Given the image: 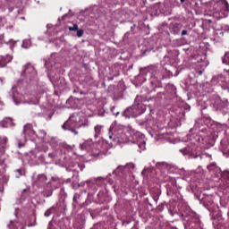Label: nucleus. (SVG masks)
Listing matches in <instances>:
<instances>
[{
    "instance_id": "nucleus-4",
    "label": "nucleus",
    "mask_w": 229,
    "mask_h": 229,
    "mask_svg": "<svg viewBox=\"0 0 229 229\" xmlns=\"http://www.w3.org/2000/svg\"><path fill=\"white\" fill-rule=\"evenodd\" d=\"M12 98L14 105H38V97H31L30 95H22L17 90V87L12 89Z\"/></svg>"
},
{
    "instance_id": "nucleus-14",
    "label": "nucleus",
    "mask_w": 229,
    "mask_h": 229,
    "mask_svg": "<svg viewBox=\"0 0 229 229\" xmlns=\"http://www.w3.org/2000/svg\"><path fill=\"white\" fill-rule=\"evenodd\" d=\"M105 131V126L101 124H97L94 126V138L98 139V137H101L103 132Z\"/></svg>"
},
{
    "instance_id": "nucleus-34",
    "label": "nucleus",
    "mask_w": 229,
    "mask_h": 229,
    "mask_svg": "<svg viewBox=\"0 0 229 229\" xmlns=\"http://www.w3.org/2000/svg\"><path fill=\"white\" fill-rule=\"evenodd\" d=\"M207 199H204L203 203H204V207H207L208 208V203H207Z\"/></svg>"
},
{
    "instance_id": "nucleus-27",
    "label": "nucleus",
    "mask_w": 229,
    "mask_h": 229,
    "mask_svg": "<svg viewBox=\"0 0 229 229\" xmlns=\"http://www.w3.org/2000/svg\"><path fill=\"white\" fill-rule=\"evenodd\" d=\"M38 137L39 139H44V137H46V132L44 131H39Z\"/></svg>"
},
{
    "instance_id": "nucleus-37",
    "label": "nucleus",
    "mask_w": 229,
    "mask_h": 229,
    "mask_svg": "<svg viewBox=\"0 0 229 229\" xmlns=\"http://www.w3.org/2000/svg\"><path fill=\"white\" fill-rule=\"evenodd\" d=\"M184 35H187V30H185L182 31V36L183 37Z\"/></svg>"
},
{
    "instance_id": "nucleus-40",
    "label": "nucleus",
    "mask_w": 229,
    "mask_h": 229,
    "mask_svg": "<svg viewBox=\"0 0 229 229\" xmlns=\"http://www.w3.org/2000/svg\"><path fill=\"white\" fill-rule=\"evenodd\" d=\"M28 226H29V227H30V226H35V223H33V224H29Z\"/></svg>"
},
{
    "instance_id": "nucleus-47",
    "label": "nucleus",
    "mask_w": 229,
    "mask_h": 229,
    "mask_svg": "<svg viewBox=\"0 0 229 229\" xmlns=\"http://www.w3.org/2000/svg\"><path fill=\"white\" fill-rule=\"evenodd\" d=\"M0 105H3V101L0 100Z\"/></svg>"
},
{
    "instance_id": "nucleus-46",
    "label": "nucleus",
    "mask_w": 229,
    "mask_h": 229,
    "mask_svg": "<svg viewBox=\"0 0 229 229\" xmlns=\"http://www.w3.org/2000/svg\"><path fill=\"white\" fill-rule=\"evenodd\" d=\"M220 35H223V31L220 30Z\"/></svg>"
},
{
    "instance_id": "nucleus-18",
    "label": "nucleus",
    "mask_w": 229,
    "mask_h": 229,
    "mask_svg": "<svg viewBox=\"0 0 229 229\" xmlns=\"http://www.w3.org/2000/svg\"><path fill=\"white\" fill-rule=\"evenodd\" d=\"M13 60L12 55H6L5 57H2L0 59V67H6V64H10Z\"/></svg>"
},
{
    "instance_id": "nucleus-7",
    "label": "nucleus",
    "mask_w": 229,
    "mask_h": 229,
    "mask_svg": "<svg viewBox=\"0 0 229 229\" xmlns=\"http://www.w3.org/2000/svg\"><path fill=\"white\" fill-rule=\"evenodd\" d=\"M180 153L184 157L187 155L190 158H200L201 160V156L196 154V144L194 142L188 144L184 148H181Z\"/></svg>"
},
{
    "instance_id": "nucleus-45",
    "label": "nucleus",
    "mask_w": 229,
    "mask_h": 229,
    "mask_svg": "<svg viewBox=\"0 0 229 229\" xmlns=\"http://www.w3.org/2000/svg\"><path fill=\"white\" fill-rule=\"evenodd\" d=\"M198 141H199V142H201V139H198Z\"/></svg>"
},
{
    "instance_id": "nucleus-3",
    "label": "nucleus",
    "mask_w": 229,
    "mask_h": 229,
    "mask_svg": "<svg viewBox=\"0 0 229 229\" xmlns=\"http://www.w3.org/2000/svg\"><path fill=\"white\" fill-rule=\"evenodd\" d=\"M81 126H89V121L85 116L79 113H74L64 123L63 129L69 130V131H72L74 135H78V131H76V129L81 128Z\"/></svg>"
},
{
    "instance_id": "nucleus-20",
    "label": "nucleus",
    "mask_w": 229,
    "mask_h": 229,
    "mask_svg": "<svg viewBox=\"0 0 229 229\" xmlns=\"http://www.w3.org/2000/svg\"><path fill=\"white\" fill-rule=\"evenodd\" d=\"M219 81H225V77H223V75L215 76L211 80L213 85H216V83H219Z\"/></svg>"
},
{
    "instance_id": "nucleus-8",
    "label": "nucleus",
    "mask_w": 229,
    "mask_h": 229,
    "mask_svg": "<svg viewBox=\"0 0 229 229\" xmlns=\"http://www.w3.org/2000/svg\"><path fill=\"white\" fill-rule=\"evenodd\" d=\"M54 58H55V55H52L51 58L45 63V65H46V68L47 69V71L49 72L48 76L51 77L50 80H51L52 83H54V87H60L58 85V83H60V81H57L55 82V80H53V73L51 72L52 71H55V67H54V65H56V63L55 61H53Z\"/></svg>"
},
{
    "instance_id": "nucleus-36",
    "label": "nucleus",
    "mask_w": 229,
    "mask_h": 229,
    "mask_svg": "<svg viewBox=\"0 0 229 229\" xmlns=\"http://www.w3.org/2000/svg\"><path fill=\"white\" fill-rule=\"evenodd\" d=\"M146 171H148V167H145V168L143 169V171L141 172V174H142V175L146 174Z\"/></svg>"
},
{
    "instance_id": "nucleus-41",
    "label": "nucleus",
    "mask_w": 229,
    "mask_h": 229,
    "mask_svg": "<svg viewBox=\"0 0 229 229\" xmlns=\"http://www.w3.org/2000/svg\"><path fill=\"white\" fill-rule=\"evenodd\" d=\"M114 114L115 116L119 115V111H117L116 113H114Z\"/></svg>"
},
{
    "instance_id": "nucleus-22",
    "label": "nucleus",
    "mask_w": 229,
    "mask_h": 229,
    "mask_svg": "<svg viewBox=\"0 0 229 229\" xmlns=\"http://www.w3.org/2000/svg\"><path fill=\"white\" fill-rule=\"evenodd\" d=\"M31 47V41L30 39L23 40L21 47H23L24 49H28V47Z\"/></svg>"
},
{
    "instance_id": "nucleus-12",
    "label": "nucleus",
    "mask_w": 229,
    "mask_h": 229,
    "mask_svg": "<svg viewBox=\"0 0 229 229\" xmlns=\"http://www.w3.org/2000/svg\"><path fill=\"white\" fill-rule=\"evenodd\" d=\"M23 133L25 135L23 142H26V139H35V131H33V126L31 124H27L24 126Z\"/></svg>"
},
{
    "instance_id": "nucleus-9",
    "label": "nucleus",
    "mask_w": 229,
    "mask_h": 229,
    "mask_svg": "<svg viewBox=\"0 0 229 229\" xmlns=\"http://www.w3.org/2000/svg\"><path fill=\"white\" fill-rule=\"evenodd\" d=\"M22 76L26 77V80H31V78H35L37 76V71H35V67L31 65V64H27L23 66Z\"/></svg>"
},
{
    "instance_id": "nucleus-15",
    "label": "nucleus",
    "mask_w": 229,
    "mask_h": 229,
    "mask_svg": "<svg viewBox=\"0 0 229 229\" xmlns=\"http://www.w3.org/2000/svg\"><path fill=\"white\" fill-rule=\"evenodd\" d=\"M10 126H15L12 118H5L0 122V128H10Z\"/></svg>"
},
{
    "instance_id": "nucleus-23",
    "label": "nucleus",
    "mask_w": 229,
    "mask_h": 229,
    "mask_svg": "<svg viewBox=\"0 0 229 229\" xmlns=\"http://www.w3.org/2000/svg\"><path fill=\"white\" fill-rule=\"evenodd\" d=\"M223 64H226V65H229V53H225L223 58Z\"/></svg>"
},
{
    "instance_id": "nucleus-13",
    "label": "nucleus",
    "mask_w": 229,
    "mask_h": 229,
    "mask_svg": "<svg viewBox=\"0 0 229 229\" xmlns=\"http://www.w3.org/2000/svg\"><path fill=\"white\" fill-rule=\"evenodd\" d=\"M156 167L160 171H163V173H173V171L171 170L173 169V166H171V165L165 162L157 163Z\"/></svg>"
},
{
    "instance_id": "nucleus-30",
    "label": "nucleus",
    "mask_w": 229,
    "mask_h": 229,
    "mask_svg": "<svg viewBox=\"0 0 229 229\" xmlns=\"http://www.w3.org/2000/svg\"><path fill=\"white\" fill-rule=\"evenodd\" d=\"M175 44L177 46H183V40L182 39H176Z\"/></svg>"
},
{
    "instance_id": "nucleus-33",
    "label": "nucleus",
    "mask_w": 229,
    "mask_h": 229,
    "mask_svg": "<svg viewBox=\"0 0 229 229\" xmlns=\"http://www.w3.org/2000/svg\"><path fill=\"white\" fill-rule=\"evenodd\" d=\"M72 13H66L63 16V19H65V17H72Z\"/></svg>"
},
{
    "instance_id": "nucleus-35",
    "label": "nucleus",
    "mask_w": 229,
    "mask_h": 229,
    "mask_svg": "<svg viewBox=\"0 0 229 229\" xmlns=\"http://www.w3.org/2000/svg\"><path fill=\"white\" fill-rule=\"evenodd\" d=\"M47 28L48 31H51V28H53V25L47 24Z\"/></svg>"
},
{
    "instance_id": "nucleus-1",
    "label": "nucleus",
    "mask_w": 229,
    "mask_h": 229,
    "mask_svg": "<svg viewBox=\"0 0 229 229\" xmlns=\"http://www.w3.org/2000/svg\"><path fill=\"white\" fill-rule=\"evenodd\" d=\"M128 130L115 122L111 124L109 128L108 137L114 144H126V142H132L137 144L140 149H146V140L142 133L136 131L130 137Z\"/></svg>"
},
{
    "instance_id": "nucleus-38",
    "label": "nucleus",
    "mask_w": 229,
    "mask_h": 229,
    "mask_svg": "<svg viewBox=\"0 0 229 229\" xmlns=\"http://www.w3.org/2000/svg\"><path fill=\"white\" fill-rule=\"evenodd\" d=\"M3 38H4V35H0V40H3ZM0 44H3V42H0Z\"/></svg>"
},
{
    "instance_id": "nucleus-25",
    "label": "nucleus",
    "mask_w": 229,
    "mask_h": 229,
    "mask_svg": "<svg viewBox=\"0 0 229 229\" xmlns=\"http://www.w3.org/2000/svg\"><path fill=\"white\" fill-rule=\"evenodd\" d=\"M69 31H78V24H73V26L68 27Z\"/></svg>"
},
{
    "instance_id": "nucleus-11",
    "label": "nucleus",
    "mask_w": 229,
    "mask_h": 229,
    "mask_svg": "<svg viewBox=\"0 0 229 229\" xmlns=\"http://www.w3.org/2000/svg\"><path fill=\"white\" fill-rule=\"evenodd\" d=\"M7 142L8 138L0 136V165L4 164V153Z\"/></svg>"
},
{
    "instance_id": "nucleus-26",
    "label": "nucleus",
    "mask_w": 229,
    "mask_h": 229,
    "mask_svg": "<svg viewBox=\"0 0 229 229\" xmlns=\"http://www.w3.org/2000/svg\"><path fill=\"white\" fill-rule=\"evenodd\" d=\"M4 44H9L11 49H13V46H15L16 41H13V39H11L9 42L4 41Z\"/></svg>"
},
{
    "instance_id": "nucleus-6",
    "label": "nucleus",
    "mask_w": 229,
    "mask_h": 229,
    "mask_svg": "<svg viewBox=\"0 0 229 229\" xmlns=\"http://www.w3.org/2000/svg\"><path fill=\"white\" fill-rule=\"evenodd\" d=\"M105 146H106V143L105 141L94 143L92 140H88L84 143L81 144V149H85L86 151H92L94 155H99V153L105 152Z\"/></svg>"
},
{
    "instance_id": "nucleus-43",
    "label": "nucleus",
    "mask_w": 229,
    "mask_h": 229,
    "mask_svg": "<svg viewBox=\"0 0 229 229\" xmlns=\"http://www.w3.org/2000/svg\"><path fill=\"white\" fill-rule=\"evenodd\" d=\"M209 205H212V200H208Z\"/></svg>"
},
{
    "instance_id": "nucleus-19",
    "label": "nucleus",
    "mask_w": 229,
    "mask_h": 229,
    "mask_svg": "<svg viewBox=\"0 0 229 229\" xmlns=\"http://www.w3.org/2000/svg\"><path fill=\"white\" fill-rule=\"evenodd\" d=\"M126 173V170L124 168V165H119L117 168L113 172V174H115V176H121V174Z\"/></svg>"
},
{
    "instance_id": "nucleus-42",
    "label": "nucleus",
    "mask_w": 229,
    "mask_h": 229,
    "mask_svg": "<svg viewBox=\"0 0 229 229\" xmlns=\"http://www.w3.org/2000/svg\"><path fill=\"white\" fill-rule=\"evenodd\" d=\"M182 173L183 174H187V172H185V170H182Z\"/></svg>"
},
{
    "instance_id": "nucleus-44",
    "label": "nucleus",
    "mask_w": 229,
    "mask_h": 229,
    "mask_svg": "<svg viewBox=\"0 0 229 229\" xmlns=\"http://www.w3.org/2000/svg\"><path fill=\"white\" fill-rule=\"evenodd\" d=\"M181 3H185V0H181Z\"/></svg>"
},
{
    "instance_id": "nucleus-51",
    "label": "nucleus",
    "mask_w": 229,
    "mask_h": 229,
    "mask_svg": "<svg viewBox=\"0 0 229 229\" xmlns=\"http://www.w3.org/2000/svg\"><path fill=\"white\" fill-rule=\"evenodd\" d=\"M38 4L40 3L39 1L37 2Z\"/></svg>"
},
{
    "instance_id": "nucleus-24",
    "label": "nucleus",
    "mask_w": 229,
    "mask_h": 229,
    "mask_svg": "<svg viewBox=\"0 0 229 229\" xmlns=\"http://www.w3.org/2000/svg\"><path fill=\"white\" fill-rule=\"evenodd\" d=\"M53 210H55V207H52V208H50L49 209H47V210L45 212V216H46V217H49L50 215L52 214Z\"/></svg>"
},
{
    "instance_id": "nucleus-31",
    "label": "nucleus",
    "mask_w": 229,
    "mask_h": 229,
    "mask_svg": "<svg viewBox=\"0 0 229 229\" xmlns=\"http://www.w3.org/2000/svg\"><path fill=\"white\" fill-rule=\"evenodd\" d=\"M5 20L4 18H0V26H4Z\"/></svg>"
},
{
    "instance_id": "nucleus-16",
    "label": "nucleus",
    "mask_w": 229,
    "mask_h": 229,
    "mask_svg": "<svg viewBox=\"0 0 229 229\" xmlns=\"http://www.w3.org/2000/svg\"><path fill=\"white\" fill-rule=\"evenodd\" d=\"M102 182H103V177H98L96 179H92L86 182L89 187H92V185L99 186L101 185Z\"/></svg>"
},
{
    "instance_id": "nucleus-29",
    "label": "nucleus",
    "mask_w": 229,
    "mask_h": 229,
    "mask_svg": "<svg viewBox=\"0 0 229 229\" xmlns=\"http://www.w3.org/2000/svg\"><path fill=\"white\" fill-rule=\"evenodd\" d=\"M79 199L80 195L78 193H75L73 196V203H77Z\"/></svg>"
},
{
    "instance_id": "nucleus-21",
    "label": "nucleus",
    "mask_w": 229,
    "mask_h": 229,
    "mask_svg": "<svg viewBox=\"0 0 229 229\" xmlns=\"http://www.w3.org/2000/svg\"><path fill=\"white\" fill-rule=\"evenodd\" d=\"M126 173H131L135 169V164L128 163L127 165H123Z\"/></svg>"
},
{
    "instance_id": "nucleus-17",
    "label": "nucleus",
    "mask_w": 229,
    "mask_h": 229,
    "mask_svg": "<svg viewBox=\"0 0 229 229\" xmlns=\"http://www.w3.org/2000/svg\"><path fill=\"white\" fill-rule=\"evenodd\" d=\"M208 169L210 173H215L216 174H221V168H219L216 163H211L208 165Z\"/></svg>"
},
{
    "instance_id": "nucleus-2",
    "label": "nucleus",
    "mask_w": 229,
    "mask_h": 229,
    "mask_svg": "<svg viewBox=\"0 0 229 229\" xmlns=\"http://www.w3.org/2000/svg\"><path fill=\"white\" fill-rule=\"evenodd\" d=\"M206 12L215 19H224L228 15V2L226 0H211L206 4Z\"/></svg>"
},
{
    "instance_id": "nucleus-28",
    "label": "nucleus",
    "mask_w": 229,
    "mask_h": 229,
    "mask_svg": "<svg viewBox=\"0 0 229 229\" xmlns=\"http://www.w3.org/2000/svg\"><path fill=\"white\" fill-rule=\"evenodd\" d=\"M83 30H77V37H79V38H81V37H83Z\"/></svg>"
},
{
    "instance_id": "nucleus-39",
    "label": "nucleus",
    "mask_w": 229,
    "mask_h": 229,
    "mask_svg": "<svg viewBox=\"0 0 229 229\" xmlns=\"http://www.w3.org/2000/svg\"><path fill=\"white\" fill-rule=\"evenodd\" d=\"M11 224H12V225H10L9 227H10V228H13V221H11Z\"/></svg>"
},
{
    "instance_id": "nucleus-50",
    "label": "nucleus",
    "mask_w": 229,
    "mask_h": 229,
    "mask_svg": "<svg viewBox=\"0 0 229 229\" xmlns=\"http://www.w3.org/2000/svg\"><path fill=\"white\" fill-rule=\"evenodd\" d=\"M190 131H192V129H191Z\"/></svg>"
},
{
    "instance_id": "nucleus-48",
    "label": "nucleus",
    "mask_w": 229,
    "mask_h": 229,
    "mask_svg": "<svg viewBox=\"0 0 229 229\" xmlns=\"http://www.w3.org/2000/svg\"><path fill=\"white\" fill-rule=\"evenodd\" d=\"M203 140H205L203 138H201V141L203 142Z\"/></svg>"
},
{
    "instance_id": "nucleus-32",
    "label": "nucleus",
    "mask_w": 229,
    "mask_h": 229,
    "mask_svg": "<svg viewBox=\"0 0 229 229\" xmlns=\"http://www.w3.org/2000/svg\"><path fill=\"white\" fill-rule=\"evenodd\" d=\"M23 146H24V142L19 140L18 141V148H23Z\"/></svg>"
},
{
    "instance_id": "nucleus-10",
    "label": "nucleus",
    "mask_w": 229,
    "mask_h": 229,
    "mask_svg": "<svg viewBox=\"0 0 229 229\" xmlns=\"http://www.w3.org/2000/svg\"><path fill=\"white\" fill-rule=\"evenodd\" d=\"M140 74L143 76H146L145 80H148L149 78H153L155 74H157V66L156 65H150L147 68H143L140 71Z\"/></svg>"
},
{
    "instance_id": "nucleus-5",
    "label": "nucleus",
    "mask_w": 229,
    "mask_h": 229,
    "mask_svg": "<svg viewBox=\"0 0 229 229\" xmlns=\"http://www.w3.org/2000/svg\"><path fill=\"white\" fill-rule=\"evenodd\" d=\"M141 97H137L135 99V104L127 108L123 112V116L128 117H138V115H140L146 112V104L140 102Z\"/></svg>"
},
{
    "instance_id": "nucleus-49",
    "label": "nucleus",
    "mask_w": 229,
    "mask_h": 229,
    "mask_svg": "<svg viewBox=\"0 0 229 229\" xmlns=\"http://www.w3.org/2000/svg\"><path fill=\"white\" fill-rule=\"evenodd\" d=\"M115 109V107H113V109L112 110H114Z\"/></svg>"
}]
</instances>
